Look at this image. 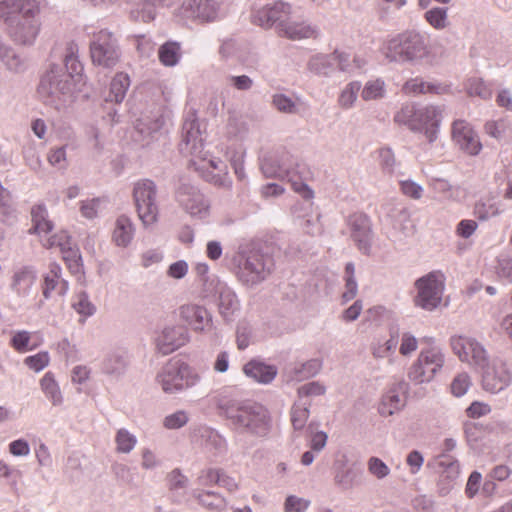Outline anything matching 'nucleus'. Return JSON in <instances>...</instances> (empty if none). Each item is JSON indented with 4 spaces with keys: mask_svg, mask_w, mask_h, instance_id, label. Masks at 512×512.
Wrapping results in <instances>:
<instances>
[{
    "mask_svg": "<svg viewBox=\"0 0 512 512\" xmlns=\"http://www.w3.org/2000/svg\"><path fill=\"white\" fill-rule=\"evenodd\" d=\"M235 390L223 391L217 398V407L222 416L230 423L233 430L254 437L264 438L269 435L272 428V419L269 411L262 404L239 400L234 397Z\"/></svg>",
    "mask_w": 512,
    "mask_h": 512,
    "instance_id": "f257e3e1",
    "label": "nucleus"
},
{
    "mask_svg": "<svg viewBox=\"0 0 512 512\" xmlns=\"http://www.w3.org/2000/svg\"><path fill=\"white\" fill-rule=\"evenodd\" d=\"M40 12L36 0H0V20L6 24L14 41L30 45L40 29L37 16Z\"/></svg>",
    "mask_w": 512,
    "mask_h": 512,
    "instance_id": "f03ea898",
    "label": "nucleus"
},
{
    "mask_svg": "<svg viewBox=\"0 0 512 512\" xmlns=\"http://www.w3.org/2000/svg\"><path fill=\"white\" fill-rule=\"evenodd\" d=\"M260 169L266 178L286 179L305 200L314 197L313 190L304 181L307 174L305 165L292 162L287 151L277 150L264 155L260 160Z\"/></svg>",
    "mask_w": 512,
    "mask_h": 512,
    "instance_id": "7ed1b4c3",
    "label": "nucleus"
},
{
    "mask_svg": "<svg viewBox=\"0 0 512 512\" xmlns=\"http://www.w3.org/2000/svg\"><path fill=\"white\" fill-rule=\"evenodd\" d=\"M383 53L389 62L411 65H432L431 51L424 36L407 30L390 38L384 45Z\"/></svg>",
    "mask_w": 512,
    "mask_h": 512,
    "instance_id": "20e7f679",
    "label": "nucleus"
},
{
    "mask_svg": "<svg viewBox=\"0 0 512 512\" xmlns=\"http://www.w3.org/2000/svg\"><path fill=\"white\" fill-rule=\"evenodd\" d=\"M76 90L74 80L63 66L51 64L40 79L37 93L46 106L61 111L75 101Z\"/></svg>",
    "mask_w": 512,
    "mask_h": 512,
    "instance_id": "39448f33",
    "label": "nucleus"
},
{
    "mask_svg": "<svg viewBox=\"0 0 512 512\" xmlns=\"http://www.w3.org/2000/svg\"><path fill=\"white\" fill-rule=\"evenodd\" d=\"M155 381L165 394L178 395L197 386L201 376L189 363L174 357L161 367Z\"/></svg>",
    "mask_w": 512,
    "mask_h": 512,
    "instance_id": "423d86ee",
    "label": "nucleus"
},
{
    "mask_svg": "<svg viewBox=\"0 0 512 512\" xmlns=\"http://www.w3.org/2000/svg\"><path fill=\"white\" fill-rule=\"evenodd\" d=\"M233 261L238 280L247 287H254L263 282L274 267L272 257L259 250L241 251Z\"/></svg>",
    "mask_w": 512,
    "mask_h": 512,
    "instance_id": "0eeeda50",
    "label": "nucleus"
},
{
    "mask_svg": "<svg viewBox=\"0 0 512 512\" xmlns=\"http://www.w3.org/2000/svg\"><path fill=\"white\" fill-rule=\"evenodd\" d=\"M221 9L218 0H183L174 15L182 24H208L220 19Z\"/></svg>",
    "mask_w": 512,
    "mask_h": 512,
    "instance_id": "6e6552de",
    "label": "nucleus"
},
{
    "mask_svg": "<svg viewBox=\"0 0 512 512\" xmlns=\"http://www.w3.org/2000/svg\"><path fill=\"white\" fill-rule=\"evenodd\" d=\"M157 192L156 183L150 179H141L134 184L136 211L144 227L152 226L158 220Z\"/></svg>",
    "mask_w": 512,
    "mask_h": 512,
    "instance_id": "1a4fd4ad",
    "label": "nucleus"
},
{
    "mask_svg": "<svg viewBox=\"0 0 512 512\" xmlns=\"http://www.w3.org/2000/svg\"><path fill=\"white\" fill-rule=\"evenodd\" d=\"M292 12V4L283 0H274L265 4H257L251 11V22L264 30L275 29L277 34L281 25Z\"/></svg>",
    "mask_w": 512,
    "mask_h": 512,
    "instance_id": "9d476101",
    "label": "nucleus"
},
{
    "mask_svg": "<svg viewBox=\"0 0 512 512\" xmlns=\"http://www.w3.org/2000/svg\"><path fill=\"white\" fill-rule=\"evenodd\" d=\"M90 55L94 65L113 68L121 57L117 38L107 29L94 33L90 42Z\"/></svg>",
    "mask_w": 512,
    "mask_h": 512,
    "instance_id": "9b49d317",
    "label": "nucleus"
},
{
    "mask_svg": "<svg viewBox=\"0 0 512 512\" xmlns=\"http://www.w3.org/2000/svg\"><path fill=\"white\" fill-rule=\"evenodd\" d=\"M445 355L437 346L423 349L408 372V378L415 384L428 383L442 369Z\"/></svg>",
    "mask_w": 512,
    "mask_h": 512,
    "instance_id": "f8f14e48",
    "label": "nucleus"
},
{
    "mask_svg": "<svg viewBox=\"0 0 512 512\" xmlns=\"http://www.w3.org/2000/svg\"><path fill=\"white\" fill-rule=\"evenodd\" d=\"M175 200L192 218L204 220L210 215V201L194 185L181 183L175 190Z\"/></svg>",
    "mask_w": 512,
    "mask_h": 512,
    "instance_id": "ddd939ff",
    "label": "nucleus"
},
{
    "mask_svg": "<svg viewBox=\"0 0 512 512\" xmlns=\"http://www.w3.org/2000/svg\"><path fill=\"white\" fill-rule=\"evenodd\" d=\"M415 305L426 311L435 310L441 303L444 283L436 272H430L415 282Z\"/></svg>",
    "mask_w": 512,
    "mask_h": 512,
    "instance_id": "4468645a",
    "label": "nucleus"
},
{
    "mask_svg": "<svg viewBox=\"0 0 512 512\" xmlns=\"http://www.w3.org/2000/svg\"><path fill=\"white\" fill-rule=\"evenodd\" d=\"M179 149L184 155H190L204 162L206 161L200 123L194 110L187 112L184 119Z\"/></svg>",
    "mask_w": 512,
    "mask_h": 512,
    "instance_id": "2eb2a0df",
    "label": "nucleus"
},
{
    "mask_svg": "<svg viewBox=\"0 0 512 512\" xmlns=\"http://www.w3.org/2000/svg\"><path fill=\"white\" fill-rule=\"evenodd\" d=\"M453 352L462 362L484 368L489 361L488 353L478 340L473 337L456 335L450 339Z\"/></svg>",
    "mask_w": 512,
    "mask_h": 512,
    "instance_id": "dca6fc26",
    "label": "nucleus"
},
{
    "mask_svg": "<svg viewBox=\"0 0 512 512\" xmlns=\"http://www.w3.org/2000/svg\"><path fill=\"white\" fill-rule=\"evenodd\" d=\"M347 224L350 229V237L359 252L363 255L370 256L374 239L370 218L363 213H354L349 216Z\"/></svg>",
    "mask_w": 512,
    "mask_h": 512,
    "instance_id": "f3484780",
    "label": "nucleus"
},
{
    "mask_svg": "<svg viewBox=\"0 0 512 512\" xmlns=\"http://www.w3.org/2000/svg\"><path fill=\"white\" fill-rule=\"evenodd\" d=\"M439 473L437 491L440 496L448 495L456 486L460 476V465L457 460L448 454H441L434 462Z\"/></svg>",
    "mask_w": 512,
    "mask_h": 512,
    "instance_id": "a211bd4d",
    "label": "nucleus"
},
{
    "mask_svg": "<svg viewBox=\"0 0 512 512\" xmlns=\"http://www.w3.org/2000/svg\"><path fill=\"white\" fill-rule=\"evenodd\" d=\"M482 375V387L485 391L497 394L505 390L512 381V374L505 362L496 360L486 365Z\"/></svg>",
    "mask_w": 512,
    "mask_h": 512,
    "instance_id": "6ab92c4d",
    "label": "nucleus"
},
{
    "mask_svg": "<svg viewBox=\"0 0 512 512\" xmlns=\"http://www.w3.org/2000/svg\"><path fill=\"white\" fill-rule=\"evenodd\" d=\"M280 37L287 38L293 41L303 39L317 38L320 35V29L317 25L312 24L302 17H296L294 9L292 8L291 14L281 25V30L278 34Z\"/></svg>",
    "mask_w": 512,
    "mask_h": 512,
    "instance_id": "aec40b11",
    "label": "nucleus"
},
{
    "mask_svg": "<svg viewBox=\"0 0 512 512\" xmlns=\"http://www.w3.org/2000/svg\"><path fill=\"white\" fill-rule=\"evenodd\" d=\"M452 138L465 153L475 156L482 149L478 134L465 120H455L452 124Z\"/></svg>",
    "mask_w": 512,
    "mask_h": 512,
    "instance_id": "412c9836",
    "label": "nucleus"
},
{
    "mask_svg": "<svg viewBox=\"0 0 512 512\" xmlns=\"http://www.w3.org/2000/svg\"><path fill=\"white\" fill-rule=\"evenodd\" d=\"M194 439L214 457L224 456L228 451L226 438L212 427L202 425L194 430Z\"/></svg>",
    "mask_w": 512,
    "mask_h": 512,
    "instance_id": "4be33fe9",
    "label": "nucleus"
},
{
    "mask_svg": "<svg viewBox=\"0 0 512 512\" xmlns=\"http://www.w3.org/2000/svg\"><path fill=\"white\" fill-rule=\"evenodd\" d=\"M189 341V332L183 326L165 327L156 339L158 351L169 355L184 346Z\"/></svg>",
    "mask_w": 512,
    "mask_h": 512,
    "instance_id": "5701e85b",
    "label": "nucleus"
},
{
    "mask_svg": "<svg viewBox=\"0 0 512 512\" xmlns=\"http://www.w3.org/2000/svg\"><path fill=\"white\" fill-rule=\"evenodd\" d=\"M442 112L441 107L434 105L418 108V113L416 114L418 124L417 132L424 133L430 143L437 138L442 120Z\"/></svg>",
    "mask_w": 512,
    "mask_h": 512,
    "instance_id": "b1692460",
    "label": "nucleus"
},
{
    "mask_svg": "<svg viewBox=\"0 0 512 512\" xmlns=\"http://www.w3.org/2000/svg\"><path fill=\"white\" fill-rule=\"evenodd\" d=\"M179 317L195 331L203 332L213 326L210 312L202 305L189 303L180 306Z\"/></svg>",
    "mask_w": 512,
    "mask_h": 512,
    "instance_id": "393cba45",
    "label": "nucleus"
},
{
    "mask_svg": "<svg viewBox=\"0 0 512 512\" xmlns=\"http://www.w3.org/2000/svg\"><path fill=\"white\" fill-rule=\"evenodd\" d=\"M37 281V271L31 265L17 268L11 278L10 288L19 298L28 297Z\"/></svg>",
    "mask_w": 512,
    "mask_h": 512,
    "instance_id": "a878e982",
    "label": "nucleus"
},
{
    "mask_svg": "<svg viewBox=\"0 0 512 512\" xmlns=\"http://www.w3.org/2000/svg\"><path fill=\"white\" fill-rule=\"evenodd\" d=\"M69 290V283L62 277V268L57 263L49 265V271L44 275L42 293L48 300L53 294L65 296Z\"/></svg>",
    "mask_w": 512,
    "mask_h": 512,
    "instance_id": "bb28decb",
    "label": "nucleus"
},
{
    "mask_svg": "<svg viewBox=\"0 0 512 512\" xmlns=\"http://www.w3.org/2000/svg\"><path fill=\"white\" fill-rule=\"evenodd\" d=\"M129 363L128 353L122 349H116L105 355L101 363V371L113 379H119L126 373Z\"/></svg>",
    "mask_w": 512,
    "mask_h": 512,
    "instance_id": "cd10ccee",
    "label": "nucleus"
},
{
    "mask_svg": "<svg viewBox=\"0 0 512 512\" xmlns=\"http://www.w3.org/2000/svg\"><path fill=\"white\" fill-rule=\"evenodd\" d=\"M404 386L405 383L403 382L395 384L382 396L378 406V412L381 416H391L405 406V399L400 395Z\"/></svg>",
    "mask_w": 512,
    "mask_h": 512,
    "instance_id": "c85d7f7f",
    "label": "nucleus"
},
{
    "mask_svg": "<svg viewBox=\"0 0 512 512\" xmlns=\"http://www.w3.org/2000/svg\"><path fill=\"white\" fill-rule=\"evenodd\" d=\"M243 373L260 384H269L277 376L278 370L274 365L259 360H250L243 366Z\"/></svg>",
    "mask_w": 512,
    "mask_h": 512,
    "instance_id": "c756f323",
    "label": "nucleus"
},
{
    "mask_svg": "<svg viewBox=\"0 0 512 512\" xmlns=\"http://www.w3.org/2000/svg\"><path fill=\"white\" fill-rule=\"evenodd\" d=\"M399 343V334L397 330L390 332L389 338H375L370 344L371 354L375 359L389 358L392 362V356L394 355L396 348Z\"/></svg>",
    "mask_w": 512,
    "mask_h": 512,
    "instance_id": "7c9ffc66",
    "label": "nucleus"
},
{
    "mask_svg": "<svg viewBox=\"0 0 512 512\" xmlns=\"http://www.w3.org/2000/svg\"><path fill=\"white\" fill-rule=\"evenodd\" d=\"M135 234V226L132 220L126 215H120L115 221V227L112 233V240L116 246L128 247Z\"/></svg>",
    "mask_w": 512,
    "mask_h": 512,
    "instance_id": "2f4dec72",
    "label": "nucleus"
},
{
    "mask_svg": "<svg viewBox=\"0 0 512 512\" xmlns=\"http://www.w3.org/2000/svg\"><path fill=\"white\" fill-rule=\"evenodd\" d=\"M78 45L74 42L68 43L64 56V71L74 80L75 85L80 81L84 67L79 60Z\"/></svg>",
    "mask_w": 512,
    "mask_h": 512,
    "instance_id": "473e14b6",
    "label": "nucleus"
},
{
    "mask_svg": "<svg viewBox=\"0 0 512 512\" xmlns=\"http://www.w3.org/2000/svg\"><path fill=\"white\" fill-rule=\"evenodd\" d=\"M322 368V361L314 358L305 362H295L289 369L292 380L303 381L316 376Z\"/></svg>",
    "mask_w": 512,
    "mask_h": 512,
    "instance_id": "72a5a7b5",
    "label": "nucleus"
},
{
    "mask_svg": "<svg viewBox=\"0 0 512 512\" xmlns=\"http://www.w3.org/2000/svg\"><path fill=\"white\" fill-rule=\"evenodd\" d=\"M331 54H316L307 62V69L318 77H330L335 72Z\"/></svg>",
    "mask_w": 512,
    "mask_h": 512,
    "instance_id": "f704fd0d",
    "label": "nucleus"
},
{
    "mask_svg": "<svg viewBox=\"0 0 512 512\" xmlns=\"http://www.w3.org/2000/svg\"><path fill=\"white\" fill-rule=\"evenodd\" d=\"M130 87V78L128 74L119 72L117 73L110 83L109 93L105 97V101L121 103Z\"/></svg>",
    "mask_w": 512,
    "mask_h": 512,
    "instance_id": "c9c22d12",
    "label": "nucleus"
},
{
    "mask_svg": "<svg viewBox=\"0 0 512 512\" xmlns=\"http://www.w3.org/2000/svg\"><path fill=\"white\" fill-rule=\"evenodd\" d=\"M239 300L235 292L227 286L219 290V311L225 319H230L239 310Z\"/></svg>",
    "mask_w": 512,
    "mask_h": 512,
    "instance_id": "e433bc0d",
    "label": "nucleus"
},
{
    "mask_svg": "<svg viewBox=\"0 0 512 512\" xmlns=\"http://www.w3.org/2000/svg\"><path fill=\"white\" fill-rule=\"evenodd\" d=\"M164 120L161 116H144L136 121L135 130L142 137L143 140L154 138V135L159 133Z\"/></svg>",
    "mask_w": 512,
    "mask_h": 512,
    "instance_id": "4c0bfd02",
    "label": "nucleus"
},
{
    "mask_svg": "<svg viewBox=\"0 0 512 512\" xmlns=\"http://www.w3.org/2000/svg\"><path fill=\"white\" fill-rule=\"evenodd\" d=\"M193 497L199 504L211 511L220 512L226 508V500L219 493L196 489L193 491Z\"/></svg>",
    "mask_w": 512,
    "mask_h": 512,
    "instance_id": "58836bf2",
    "label": "nucleus"
},
{
    "mask_svg": "<svg viewBox=\"0 0 512 512\" xmlns=\"http://www.w3.org/2000/svg\"><path fill=\"white\" fill-rule=\"evenodd\" d=\"M311 402L298 400L290 409V420L294 431H302L310 416Z\"/></svg>",
    "mask_w": 512,
    "mask_h": 512,
    "instance_id": "ea45409f",
    "label": "nucleus"
},
{
    "mask_svg": "<svg viewBox=\"0 0 512 512\" xmlns=\"http://www.w3.org/2000/svg\"><path fill=\"white\" fill-rule=\"evenodd\" d=\"M181 56V45L179 42L167 41L159 47V61L166 67L176 66Z\"/></svg>",
    "mask_w": 512,
    "mask_h": 512,
    "instance_id": "a19ab883",
    "label": "nucleus"
},
{
    "mask_svg": "<svg viewBox=\"0 0 512 512\" xmlns=\"http://www.w3.org/2000/svg\"><path fill=\"white\" fill-rule=\"evenodd\" d=\"M465 89L470 97H478L482 100H490L493 95V84L484 81L482 78H469L465 84Z\"/></svg>",
    "mask_w": 512,
    "mask_h": 512,
    "instance_id": "79ce46f5",
    "label": "nucleus"
},
{
    "mask_svg": "<svg viewBox=\"0 0 512 512\" xmlns=\"http://www.w3.org/2000/svg\"><path fill=\"white\" fill-rule=\"evenodd\" d=\"M0 61L12 72L19 73L25 70V62L13 48L0 41Z\"/></svg>",
    "mask_w": 512,
    "mask_h": 512,
    "instance_id": "37998d69",
    "label": "nucleus"
},
{
    "mask_svg": "<svg viewBox=\"0 0 512 512\" xmlns=\"http://www.w3.org/2000/svg\"><path fill=\"white\" fill-rule=\"evenodd\" d=\"M40 387L46 398L54 405L59 406L63 403V396L54 375L51 372L45 373L40 380Z\"/></svg>",
    "mask_w": 512,
    "mask_h": 512,
    "instance_id": "c03bdc74",
    "label": "nucleus"
},
{
    "mask_svg": "<svg viewBox=\"0 0 512 512\" xmlns=\"http://www.w3.org/2000/svg\"><path fill=\"white\" fill-rule=\"evenodd\" d=\"M403 90L406 94L414 95L427 93L440 94L443 88L441 85L425 82L421 78H413L404 84Z\"/></svg>",
    "mask_w": 512,
    "mask_h": 512,
    "instance_id": "a18cd8bd",
    "label": "nucleus"
},
{
    "mask_svg": "<svg viewBox=\"0 0 512 512\" xmlns=\"http://www.w3.org/2000/svg\"><path fill=\"white\" fill-rule=\"evenodd\" d=\"M157 6L153 1L139 0L130 11V17L134 21L150 22L156 17Z\"/></svg>",
    "mask_w": 512,
    "mask_h": 512,
    "instance_id": "49530a36",
    "label": "nucleus"
},
{
    "mask_svg": "<svg viewBox=\"0 0 512 512\" xmlns=\"http://www.w3.org/2000/svg\"><path fill=\"white\" fill-rule=\"evenodd\" d=\"M378 161L381 171L386 175H395L400 166L390 147L378 149Z\"/></svg>",
    "mask_w": 512,
    "mask_h": 512,
    "instance_id": "de8ad7c7",
    "label": "nucleus"
},
{
    "mask_svg": "<svg viewBox=\"0 0 512 512\" xmlns=\"http://www.w3.org/2000/svg\"><path fill=\"white\" fill-rule=\"evenodd\" d=\"M418 108L413 104H406L395 114L394 121L406 125L410 130L418 131L417 116Z\"/></svg>",
    "mask_w": 512,
    "mask_h": 512,
    "instance_id": "09e8293b",
    "label": "nucleus"
},
{
    "mask_svg": "<svg viewBox=\"0 0 512 512\" xmlns=\"http://www.w3.org/2000/svg\"><path fill=\"white\" fill-rule=\"evenodd\" d=\"M424 19L436 30H444L449 26L448 8L433 7L424 14Z\"/></svg>",
    "mask_w": 512,
    "mask_h": 512,
    "instance_id": "8fccbe9b",
    "label": "nucleus"
},
{
    "mask_svg": "<svg viewBox=\"0 0 512 512\" xmlns=\"http://www.w3.org/2000/svg\"><path fill=\"white\" fill-rule=\"evenodd\" d=\"M385 94L386 84L381 78L367 81L361 91L364 101L379 100L384 98Z\"/></svg>",
    "mask_w": 512,
    "mask_h": 512,
    "instance_id": "3c124183",
    "label": "nucleus"
},
{
    "mask_svg": "<svg viewBox=\"0 0 512 512\" xmlns=\"http://www.w3.org/2000/svg\"><path fill=\"white\" fill-rule=\"evenodd\" d=\"M345 291L342 294V301L346 303L352 300L358 292V284L355 279V265L348 262L345 266Z\"/></svg>",
    "mask_w": 512,
    "mask_h": 512,
    "instance_id": "603ef678",
    "label": "nucleus"
},
{
    "mask_svg": "<svg viewBox=\"0 0 512 512\" xmlns=\"http://www.w3.org/2000/svg\"><path fill=\"white\" fill-rule=\"evenodd\" d=\"M116 451L118 453L128 454L137 444V437L127 429L121 428L115 435Z\"/></svg>",
    "mask_w": 512,
    "mask_h": 512,
    "instance_id": "864d4df0",
    "label": "nucleus"
},
{
    "mask_svg": "<svg viewBox=\"0 0 512 512\" xmlns=\"http://www.w3.org/2000/svg\"><path fill=\"white\" fill-rule=\"evenodd\" d=\"M72 307L85 318L93 316L96 312V306L90 301L86 291H80L75 295Z\"/></svg>",
    "mask_w": 512,
    "mask_h": 512,
    "instance_id": "5fc2aeb1",
    "label": "nucleus"
},
{
    "mask_svg": "<svg viewBox=\"0 0 512 512\" xmlns=\"http://www.w3.org/2000/svg\"><path fill=\"white\" fill-rule=\"evenodd\" d=\"M361 89V83L359 81H352L346 85V87L341 91L338 103L343 109L351 108L356 99L357 95Z\"/></svg>",
    "mask_w": 512,
    "mask_h": 512,
    "instance_id": "6e6d98bb",
    "label": "nucleus"
},
{
    "mask_svg": "<svg viewBox=\"0 0 512 512\" xmlns=\"http://www.w3.org/2000/svg\"><path fill=\"white\" fill-rule=\"evenodd\" d=\"M62 255L63 260L66 262L69 270L73 274H79L83 272L82 256L76 246H71L67 250L63 251Z\"/></svg>",
    "mask_w": 512,
    "mask_h": 512,
    "instance_id": "4d7b16f0",
    "label": "nucleus"
},
{
    "mask_svg": "<svg viewBox=\"0 0 512 512\" xmlns=\"http://www.w3.org/2000/svg\"><path fill=\"white\" fill-rule=\"evenodd\" d=\"M168 488L172 493H184L188 487L189 479L182 474L180 469L172 470L167 476Z\"/></svg>",
    "mask_w": 512,
    "mask_h": 512,
    "instance_id": "13d9d810",
    "label": "nucleus"
},
{
    "mask_svg": "<svg viewBox=\"0 0 512 512\" xmlns=\"http://www.w3.org/2000/svg\"><path fill=\"white\" fill-rule=\"evenodd\" d=\"M495 273L498 279L504 283L512 282V257L500 255L495 266Z\"/></svg>",
    "mask_w": 512,
    "mask_h": 512,
    "instance_id": "bf43d9fd",
    "label": "nucleus"
},
{
    "mask_svg": "<svg viewBox=\"0 0 512 512\" xmlns=\"http://www.w3.org/2000/svg\"><path fill=\"white\" fill-rule=\"evenodd\" d=\"M368 472L378 480L388 477L391 473L389 466L379 457L372 456L367 460Z\"/></svg>",
    "mask_w": 512,
    "mask_h": 512,
    "instance_id": "052dcab7",
    "label": "nucleus"
},
{
    "mask_svg": "<svg viewBox=\"0 0 512 512\" xmlns=\"http://www.w3.org/2000/svg\"><path fill=\"white\" fill-rule=\"evenodd\" d=\"M472 385L471 377L468 373L462 372L457 374L451 382V393L455 397H462L467 393Z\"/></svg>",
    "mask_w": 512,
    "mask_h": 512,
    "instance_id": "680f3d73",
    "label": "nucleus"
},
{
    "mask_svg": "<svg viewBox=\"0 0 512 512\" xmlns=\"http://www.w3.org/2000/svg\"><path fill=\"white\" fill-rule=\"evenodd\" d=\"M326 393V387L319 381H311L298 387L297 396L299 400L307 397L322 396Z\"/></svg>",
    "mask_w": 512,
    "mask_h": 512,
    "instance_id": "e2e57ef3",
    "label": "nucleus"
},
{
    "mask_svg": "<svg viewBox=\"0 0 512 512\" xmlns=\"http://www.w3.org/2000/svg\"><path fill=\"white\" fill-rule=\"evenodd\" d=\"M46 248H56L58 247L61 251V253L68 248H70L72 245V239L71 236L68 234L67 231H60L59 233H56L54 235H51L46 242L43 244Z\"/></svg>",
    "mask_w": 512,
    "mask_h": 512,
    "instance_id": "0e129e2a",
    "label": "nucleus"
},
{
    "mask_svg": "<svg viewBox=\"0 0 512 512\" xmlns=\"http://www.w3.org/2000/svg\"><path fill=\"white\" fill-rule=\"evenodd\" d=\"M31 340V333L26 330H20L13 333L10 340V345L19 353H24L34 349V346L30 347L29 343Z\"/></svg>",
    "mask_w": 512,
    "mask_h": 512,
    "instance_id": "69168bd1",
    "label": "nucleus"
},
{
    "mask_svg": "<svg viewBox=\"0 0 512 512\" xmlns=\"http://www.w3.org/2000/svg\"><path fill=\"white\" fill-rule=\"evenodd\" d=\"M49 362L50 356L47 351H41L24 359V364L35 372L42 371L45 367L48 366Z\"/></svg>",
    "mask_w": 512,
    "mask_h": 512,
    "instance_id": "338daca9",
    "label": "nucleus"
},
{
    "mask_svg": "<svg viewBox=\"0 0 512 512\" xmlns=\"http://www.w3.org/2000/svg\"><path fill=\"white\" fill-rule=\"evenodd\" d=\"M189 421V416L186 411L178 410L172 414L167 415L163 420V425L169 430L180 429L185 426Z\"/></svg>",
    "mask_w": 512,
    "mask_h": 512,
    "instance_id": "774afa93",
    "label": "nucleus"
}]
</instances>
